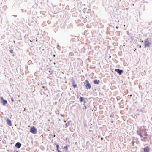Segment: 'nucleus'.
<instances>
[{"instance_id":"obj_1","label":"nucleus","mask_w":152,"mask_h":152,"mask_svg":"<svg viewBox=\"0 0 152 152\" xmlns=\"http://www.w3.org/2000/svg\"><path fill=\"white\" fill-rule=\"evenodd\" d=\"M137 134L140 137L142 141L144 142L147 141L148 135L147 134L146 130H140L139 131H137Z\"/></svg>"},{"instance_id":"obj_14","label":"nucleus","mask_w":152,"mask_h":152,"mask_svg":"<svg viewBox=\"0 0 152 152\" xmlns=\"http://www.w3.org/2000/svg\"><path fill=\"white\" fill-rule=\"evenodd\" d=\"M69 146V145H68V146H64V148L66 150V151H67V150L68 149V147Z\"/></svg>"},{"instance_id":"obj_16","label":"nucleus","mask_w":152,"mask_h":152,"mask_svg":"<svg viewBox=\"0 0 152 152\" xmlns=\"http://www.w3.org/2000/svg\"><path fill=\"white\" fill-rule=\"evenodd\" d=\"M135 142L134 141H133L132 142V145L134 146V143Z\"/></svg>"},{"instance_id":"obj_23","label":"nucleus","mask_w":152,"mask_h":152,"mask_svg":"<svg viewBox=\"0 0 152 152\" xmlns=\"http://www.w3.org/2000/svg\"><path fill=\"white\" fill-rule=\"evenodd\" d=\"M130 97L132 96V95H130Z\"/></svg>"},{"instance_id":"obj_17","label":"nucleus","mask_w":152,"mask_h":152,"mask_svg":"<svg viewBox=\"0 0 152 152\" xmlns=\"http://www.w3.org/2000/svg\"><path fill=\"white\" fill-rule=\"evenodd\" d=\"M42 88H43L44 89V88H45V86H43L42 87Z\"/></svg>"},{"instance_id":"obj_5","label":"nucleus","mask_w":152,"mask_h":152,"mask_svg":"<svg viewBox=\"0 0 152 152\" xmlns=\"http://www.w3.org/2000/svg\"><path fill=\"white\" fill-rule=\"evenodd\" d=\"M115 71L119 74V75H121V73L123 72V71L121 70H120L118 69H115Z\"/></svg>"},{"instance_id":"obj_12","label":"nucleus","mask_w":152,"mask_h":152,"mask_svg":"<svg viewBox=\"0 0 152 152\" xmlns=\"http://www.w3.org/2000/svg\"><path fill=\"white\" fill-rule=\"evenodd\" d=\"M55 145H56V148H57V151H58L59 150V146L58 144H57L55 143Z\"/></svg>"},{"instance_id":"obj_10","label":"nucleus","mask_w":152,"mask_h":152,"mask_svg":"<svg viewBox=\"0 0 152 152\" xmlns=\"http://www.w3.org/2000/svg\"><path fill=\"white\" fill-rule=\"evenodd\" d=\"M21 145V144L19 142H17L15 144V146L18 148H20Z\"/></svg>"},{"instance_id":"obj_6","label":"nucleus","mask_w":152,"mask_h":152,"mask_svg":"<svg viewBox=\"0 0 152 152\" xmlns=\"http://www.w3.org/2000/svg\"><path fill=\"white\" fill-rule=\"evenodd\" d=\"M7 124L8 125L10 126H12V124L11 122V120L9 119H7Z\"/></svg>"},{"instance_id":"obj_3","label":"nucleus","mask_w":152,"mask_h":152,"mask_svg":"<svg viewBox=\"0 0 152 152\" xmlns=\"http://www.w3.org/2000/svg\"><path fill=\"white\" fill-rule=\"evenodd\" d=\"M145 46V47H149L151 44L148 39H147L144 42Z\"/></svg>"},{"instance_id":"obj_7","label":"nucleus","mask_w":152,"mask_h":152,"mask_svg":"<svg viewBox=\"0 0 152 152\" xmlns=\"http://www.w3.org/2000/svg\"><path fill=\"white\" fill-rule=\"evenodd\" d=\"M72 83L74 88H75L77 87V85L75 81L72 80Z\"/></svg>"},{"instance_id":"obj_4","label":"nucleus","mask_w":152,"mask_h":152,"mask_svg":"<svg viewBox=\"0 0 152 152\" xmlns=\"http://www.w3.org/2000/svg\"><path fill=\"white\" fill-rule=\"evenodd\" d=\"M30 131L31 133L33 134H35L37 133V130L34 126H33L30 128Z\"/></svg>"},{"instance_id":"obj_19","label":"nucleus","mask_w":152,"mask_h":152,"mask_svg":"<svg viewBox=\"0 0 152 152\" xmlns=\"http://www.w3.org/2000/svg\"><path fill=\"white\" fill-rule=\"evenodd\" d=\"M58 151V152H62L61 151H60L59 150H58V151Z\"/></svg>"},{"instance_id":"obj_9","label":"nucleus","mask_w":152,"mask_h":152,"mask_svg":"<svg viewBox=\"0 0 152 152\" xmlns=\"http://www.w3.org/2000/svg\"><path fill=\"white\" fill-rule=\"evenodd\" d=\"M1 99L3 101V104L4 105H5V104H7V101L6 100H4L3 98L2 97H0Z\"/></svg>"},{"instance_id":"obj_11","label":"nucleus","mask_w":152,"mask_h":152,"mask_svg":"<svg viewBox=\"0 0 152 152\" xmlns=\"http://www.w3.org/2000/svg\"><path fill=\"white\" fill-rule=\"evenodd\" d=\"M100 81L99 80H95L94 81V83L95 84H99V83Z\"/></svg>"},{"instance_id":"obj_22","label":"nucleus","mask_w":152,"mask_h":152,"mask_svg":"<svg viewBox=\"0 0 152 152\" xmlns=\"http://www.w3.org/2000/svg\"><path fill=\"white\" fill-rule=\"evenodd\" d=\"M66 125L67 127L68 126V125H67V124H66Z\"/></svg>"},{"instance_id":"obj_8","label":"nucleus","mask_w":152,"mask_h":152,"mask_svg":"<svg viewBox=\"0 0 152 152\" xmlns=\"http://www.w3.org/2000/svg\"><path fill=\"white\" fill-rule=\"evenodd\" d=\"M144 152H150L149 148L148 146H147L144 148L143 149Z\"/></svg>"},{"instance_id":"obj_20","label":"nucleus","mask_w":152,"mask_h":152,"mask_svg":"<svg viewBox=\"0 0 152 152\" xmlns=\"http://www.w3.org/2000/svg\"><path fill=\"white\" fill-rule=\"evenodd\" d=\"M101 139L102 140H103V137H101Z\"/></svg>"},{"instance_id":"obj_13","label":"nucleus","mask_w":152,"mask_h":152,"mask_svg":"<svg viewBox=\"0 0 152 152\" xmlns=\"http://www.w3.org/2000/svg\"><path fill=\"white\" fill-rule=\"evenodd\" d=\"M84 100L83 97H80V100L81 102H82Z\"/></svg>"},{"instance_id":"obj_18","label":"nucleus","mask_w":152,"mask_h":152,"mask_svg":"<svg viewBox=\"0 0 152 152\" xmlns=\"http://www.w3.org/2000/svg\"><path fill=\"white\" fill-rule=\"evenodd\" d=\"M10 52L11 53H12V52H13V51L12 50H11L10 51Z\"/></svg>"},{"instance_id":"obj_2","label":"nucleus","mask_w":152,"mask_h":152,"mask_svg":"<svg viewBox=\"0 0 152 152\" xmlns=\"http://www.w3.org/2000/svg\"><path fill=\"white\" fill-rule=\"evenodd\" d=\"M86 83H84V85L86 87L87 89H90L91 88V86L89 81L87 80H86Z\"/></svg>"},{"instance_id":"obj_21","label":"nucleus","mask_w":152,"mask_h":152,"mask_svg":"<svg viewBox=\"0 0 152 152\" xmlns=\"http://www.w3.org/2000/svg\"><path fill=\"white\" fill-rule=\"evenodd\" d=\"M139 47H140V48H141V45H140L139 46Z\"/></svg>"},{"instance_id":"obj_15","label":"nucleus","mask_w":152,"mask_h":152,"mask_svg":"<svg viewBox=\"0 0 152 152\" xmlns=\"http://www.w3.org/2000/svg\"><path fill=\"white\" fill-rule=\"evenodd\" d=\"M87 107L85 105L84 106L83 109H87Z\"/></svg>"}]
</instances>
